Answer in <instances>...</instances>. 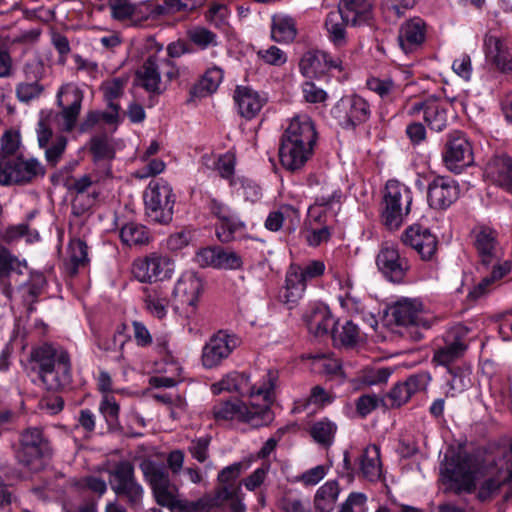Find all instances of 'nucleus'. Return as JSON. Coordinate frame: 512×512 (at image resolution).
Segmentation results:
<instances>
[{"instance_id":"nucleus-1","label":"nucleus","mask_w":512,"mask_h":512,"mask_svg":"<svg viewBox=\"0 0 512 512\" xmlns=\"http://www.w3.org/2000/svg\"><path fill=\"white\" fill-rule=\"evenodd\" d=\"M316 131L306 115L291 119L281 138L279 157L282 166L291 172L304 167L313 154Z\"/></svg>"},{"instance_id":"nucleus-2","label":"nucleus","mask_w":512,"mask_h":512,"mask_svg":"<svg viewBox=\"0 0 512 512\" xmlns=\"http://www.w3.org/2000/svg\"><path fill=\"white\" fill-rule=\"evenodd\" d=\"M30 360L47 390L60 391L70 385L72 365L63 347L44 343L31 350Z\"/></svg>"},{"instance_id":"nucleus-3","label":"nucleus","mask_w":512,"mask_h":512,"mask_svg":"<svg viewBox=\"0 0 512 512\" xmlns=\"http://www.w3.org/2000/svg\"><path fill=\"white\" fill-rule=\"evenodd\" d=\"M325 268L323 261L315 259L290 264L285 275V285L280 295L281 301L290 309L295 307L302 299L307 284L323 276Z\"/></svg>"},{"instance_id":"nucleus-4","label":"nucleus","mask_w":512,"mask_h":512,"mask_svg":"<svg viewBox=\"0 0 512 512\" xmlns=\"http://www.w3.org/2000/svg\"><path fill=\"white\" fill-rule=\"evenodd\" d=\"M390 315L394 322L402 326L411 340L419 341L423 338V331L431 327L423 304L418 299L402 298L390 307Z\"/></svg>"},{"instance_id":"nucleus-5","label":"nucleus","mask_w":512,"mask_h":512,"mask_svg":"<svg viewBox=\"0 0 512 512\" xmlns=\"http://www.w3.org/2000/svg\"><path fill=\"white\" fill-rule=\"evenodd\" d=\"M178 75L173 62L157 53L150 55L136 72L139 85L154 94L163 93L167 84Z\"/></svg>"},{"instance_id":"nucleus-6","label":"nucleus","mask_w":512,"mask_h":512,"mask_svg":"<svg viewBox=\"0 0 512 512\" xmlns=\"http://www.w3.org/2000/svg\"><path fill=\"white\" fill-rule=\"evenodd\" d=\"M412 192L405 184L397 180L386 183L383 195L382 219L390 230L398 229L410 212Z\"/></svg>"},{"instance_id":"nucleus-7","label":"nucleus","mask_w":512,"mask_h":512,"mask_svg":"<svg viewBox=\"0 0 512 512\" xmlns=\"http://www.w3.org/2000/svg\"><path fill=\"white\" fill-rule=\"evenodd\" d=\"M213 415L217 420L237 419L251 424L253 427L268 425L273 420V413L267 404L250 406L239 400L221 402L214 406Z\"/></svg>"},{"instance_id":"nucleus-8","label":"nucleus","mask_w":512,"mask_h":512,"mask_svg":"<svg viewBox=\"0 0 512 512\" xmlns=\"http://www.w3.org/2000/svg\"><path fill=\"white\" fill-rule=\"evenodd\" d=\"M146 215L154 222L167 224L172 220L175 195L169 184L151 182L144 192Z\"/></svg>"},{"instance_id":"nucleus-9","label":"nucleus","mask_w":512,"mask_h":512,"mask_svg":"<svg viewBox=\"0 0 512 512\" xmlns=\"http://www.w3.org/2000/svg\"><path fill=\"white\" fill-rule=\"evenodd\" d=\"M49 455V442L40 428L29 427L21 432L17 451V459L21 464L32 471H38L44 465L43 459Z\"/></svg>"},{"instance_id":"nucleus-10","label":"nucleus","mask_w":512,"mask_h":512,"mask_svg":"<svg viewBox=\"0 0 512 512\" xmlns=\"http://www.w3.org/2000/svg\"><path fill=\"white\" fill-rule=\"evenodd\" d=\"M202 292V279L194 272L183 273L173 289L175 310L185 318H192L196 314Z\"/></svg>"},{"instance_id":"nucleus-11","label":"nucleus","mask_w":512,"mask_h":512,"mask_svg":"<svg viewBox=\"0 0 512 512\" xmlns=\"http://www.w3.org/2000/svg\"><path fill=\"white\" fill-rule=\"evenodd\" d=\"M441 475L458 492H470L475 488V467L472 459L465 454L445 455L440 466Z\"/></svg>"},{"instance_id":"nucleus-12","label":"nucleus","mask_w":512,"mask_h":512,"mask_svg":"<svg viewBox=\"0 0 512 512\" xmlns=\"http://www.w3.org/2000/svg\"><path fill=\"white\" fill-rule=\"evenodd\" d=\"M269 384L264 387L255 389L251 384L249 377L244 373L232 372L226 375L222 380L214 383L211 387L214 394H219L222 391L236 392L240 395H250L254 397H262L264 403L269 406L272 401V391L274 389V381L276 376L268 373Z\"/></svg>"},{"instance_id":"nucleus-13","label":"nucleus","mask_w":512,"mask_h":512,"mask_svg":"<svg viewBox=\"0 0 512 512\" xmlns=\"http://www.w3.org/2000/svg\"><path fill=\"white\" fill-rule=\"evenodd\" d=\"M240 339L226 330L213 334L202 348L201 361L205 368L219 366L240 345Z\"/></svg>"},{"instance_id":"nucleus-14","label":"nucleus","mask_w":512,"mask_h":512,"mask_svg":"<svg viewBox=\"0 0 512 512\" xmlns=\"http://www.w3.org/2000/svg\"><path fill=\"white\" fill-rule=\"evenodd\" d=\"M101 168L102 172L97 170L72 179L69 190L76 194L73 200L74 206L80 204L82 210H87L96 203L100 194L96 184L104 177L111 175L110 166L107 163H103Z\"/></svg>"},{"instance_id":"nucleus-15","label":"nucleus","mask_w":512,"mask_h":512,"mask_svg":"<svg viewBox=\"0 0 512 512\" xmlns=\"http://www.w3.org/2000/svg\"><path fill=\"white\" fill-rule=\"evenodd\" d=\"M45 175L44 166L35 158H14L3 165L0 175L1 185L27 184Z\"/></svg>"},{"instance_id":"nucleus-16","label":"nucleus","mask_w":512,"mask_h":512,"mask_svg":"<svg viewBox=\"0 0 512 512\" xmlns=\"http://www.w3.org/2000/svg\"><path fill=\"white\" fill-rule=\"evenodd\" d=\"M332 115L340 126L353 128L368 120L370 106L360 96H346L341 98L333 107Z\"/></svg>"},{"instance_id":"nucleus-17","label":"nucleus","mask_w":512,"mask_h":512,"mask_svg":"<svg viewBox=\"0 0 512 512\" xmlns=\"http://www.w3.org/2000/svg\"><path fill=\"white\" fill-rule=\"evenodd\" d=\"M57 104L61 107L58 114L64 131L70 132L75 128L81 111L83 93L72 84L62 85L57 92Z\"/></svg>"},{"instance_id":"nucleus-18","label":"nucleus","mask_w":512,"mask_h":512,"mask_svg":"<svg viewBox=\"0 0 512 512\" xmlns=\"http://www.w3.org/2000/svg\"><path fill=\"white\" fill-rule=\"evenodd\" d=\"M444 162L449 170L460 173L462 170L474 162L471 143L460 132H454L450 135L444 153Z\"/></svg>"},{"instance_id":"nucleus-19","label":"nucleus","mask_w":512,"mask_h":512,"mask_svg":"<svg viewBox=\"0 0 512 512\" xmlns=\"http://www.w3.org/2000/svg\"><path fill=\"white\" fill-rule=\"evenodd\" d=\"M469 329L464 325L452 327L444 336V344L434 352L433 361L439 365L448 366L463 356L467 349L465 338Z\"/></svg>"},{"instance_id":"nucleus-20","label":"nucleus","mask_w":512,"mask_h":512,"mask_svg":"<svg viewBox=\"0 0 512 512\" xmlns=\"http://www.w3.org/2000/svg\"><path fill=\"white\" fill-rule=\"evenodd\" d=\"M209 208L218 219L216 236L220 242L229 243L233 241L236 233L244 229L245 224L224 203L212 199Z\"/></svg>"},{"instance_id":"nucleus-21","label":"nucleus","mask_w":512,"mask_h":512,"mask_svg":"<svg viewBox=\"0 0 512 512\" xmlns=\"http://www.w3.org/2000/svg\"><path fill=\"white\" fill-rule=\"evenodd\" d=\"M376 264L379 270L392 282H400L410 265L405 257H402L398 248L389 243L383 244L377 257Z\"/></svg>"},{"instance_id":"nucleus-22","label":"nucleus","mask_w":512,"mask_h":512,"mask_svg":"<svg viewBox=\"0 0 512 512\" xmlns=\"http://www.w3.org/2000/svg\"><path fill=\"white\" fill-rule=\"evenodd\" d=\"M484 52L487 63L501 73L512 75V45L506 39L486 35Z\"/></svg>"},{"instance_id":"nucleus-23","label":"nucleus","mask_w":512,"mask_h":512,"mask_svg":"<svg viewBox=\"0 0 512 512\" xmlns=\"http://www.w3.org/2000/svg\"><path fill=\"white\" fill-rule=\"evenodd\" d=\"M404 245L414 249L422 260H432L437 251L438 241L429 229L420 225L408 227L401 236Z\"/></svg>"},{"instance_id":"nucleus-24","label":"nucleus","mask_w":512,"mask_h":512,"mask_svg":"<svg viewBox=\"0 0 512 512\" xmlns=\"http://www.w3.org/2000/svg\"><path fill=\"white\" fill-rule=\"evenodd\" d=\"M301 73L306 77H320L331 69L342 70V61L327 52L311 50L306 52L299 63Z\"/></svg>"},{"instance_id":"nucleus-25","label":"nucleus","mask_w":512,"mask_h":512,"mask_svg":"<svg viewBox=\"0 0 512 512\" xmlns=\"http://www.w3.org/2000/svg\"><path fill=\"white\" fill-rule=\"evenodd\" d=\"M456 182L448 177L438 176L428 186V203L435 209H446L458 198Z\"/></svg>"},{"instance_id":"nucleus-26","label":"nucleus","mask_w":512,"mask_h":512,"mask_svg":"<svg viewBox=\"0 0 512 512\" xmlns=\"http://www.w3.org/2000/svg\"><path fill=\"white\" fill-rule=\"evenodd\" d=\"M427 25L420 17H413L403 22L398 32L400 48L406 53L416 51L424 43Z\"/></svg>"},{"instance_id":"nucleus-27","label":"nucleus","mask_w":512,"mask_h":512,"mask_svg":"<svg viewBox=\"0 0 512 512\" xmlns=\"http://www.w3.org/2000/svg\"><path fill=\"white\" fill-rule=\"evenodd\" d=\"M474 244L484 268H489L490 264L502 263L500 261V249L494 230L486 227L480 228L475 232Z\"/></svg>"},{"instance_id":"nucleus-28","label":"nucleus","mask_w":512,"mask_h":512,"mask_svg":"<svg viewBox=\"0 0 512 512\" xmlns=\"http://www.w3.org/2000/svg\"><path fill=\"white\" fill-rule=\"evenodd\" d=\"M374 0H340L338 9L351 26L368 24L373 17Z\"/></svg>"},{"instance_id":"nucleus-29","label":"nucleus","mask_w":512,"mask_h":512,"mask_svg":"<svg viewBox=\"0 0 512 512\" xmlns=\"http://www.w3.org/2000/svg\"><path fill=\"white\" fill-rule=\"evenodd\" d=\"M428 378L424 374L410 376L405 382L395 385L388 393L387 398L390 404L387 407H400L405 404L417 391L426 388Z\"/></svg>"},{"instance_id":"nucleus-30","label":"nucleus","mask_w":512,"mask_h":512,"mask_svg":"<svg viewBox=\"0 0 512 512\" xmlns=\"http://www.w3.org/2000/svg\"><path fill=\"white\" fill-rule=\"evenodd\" d=\"M308 184L315 196V204L332 211L340 205L341 192L334 186L329 185L325 178L311 175Z\"/></svg>"},{"instance_id":"nucleus-31","label":"nucleus","mask_w":512,"mask_h":512,"mask_svg":"<svg viewBox=\"0 0 512 512\" xmlns=\"http://www.w3.org/2000/svg\"><path fill=\"white\" fill-rule=\"evenodd\" d=\"M234 100L240 115L247 119L255 117L265 103V98L248 86H237Z\"/></svg>"},{"instance_id":"nucleus-32","label":"nucleus","mask_w":512,"mask_h":512,"mask_svg":"<svg viewBox=\"0 0 512 512\" xmlns=\"http://www.w3.org/2000/svg\"><path fill=\"white\" fill-rule=\"evenodd\" d=\"M487 176L498 186L512 193V158L507 155L494 157L486 168Z\"/></svg>"},{"instance_id":"nucleus-33","label":"nucleus","mask_w":512,"mask_h":512,"mask_svg":"<svg viewBox=\"0 0 512 512\" xmlns=\"http://www.w3.org/2000/svg\"><path fill=\"white\" fill-rule=\"evenodd\" d=\"M111 15L115 20L137 25L149 16L148 11H143L142 7L135 6L129 0H107Z\"/></svg>"},{"instance_id":"nucleus-34","label":"nucleus","mask_w":512,"mask_h":512,"mask_svg":"<svg viewBox=\"0 0 512 512\" xmlns=\"http://www.w3.org/2000/svg\"><path fill=\"white\" fill-rule=\"evenodd\" d=\"M492 268L489 275L484 276L482 280L470 291L469 297L478 299L496 287V283L511 272V264L503 261L501 264H490Z\"/></svg>"},{"instance_id":"nucleus-35","label":"nucleus","mask_w":512,"mask_h":512,"mask_svg":"<svg viewBox=\"0 0 512 512\" xmlns=\"http://www.w3.org/2000/svg\"><path fill=\"white\" fill-rule=\"evenodd\" d=\"M297 35L295 20L285 14H276L272 17L271 38L279 43H290Z\"/></svg>"},{"instance_id":"nucleus-36","label":"nucleus","mask_w":512,"mask_h":512,"mask_svg":"<svg viewBox=\"0 0 512 512\" xmlns=\"http://www.w3.org/2000/svg\"><path fill=\"white\" fill-rule=\"evenodd\" d=\"M350 25L346 21L343 13L338 9L331 11L325 20V28L329 40L337 47H342L347 43L346 26Z\"/></svg>"},{"instance_id":"nucleus-37","label":"nucleus","mask_w":512,"mask_h":512,"mask_svg":"<svg viewBox=\"0 0 512 512\" xmlns=\"http://www.w3.org/2000/svg\"><path fill=\"white\" fill-rule=\"evenodd\" d=\"M144 302L146 309L154 316L162 319L167 314L169 294L161 287H151L145 290Z\"/></svg>"},{"instance_id":"nucleus-38","label":"nucleus","mask_w":512,"mask_h":512,"mask_svg":"<svg viewBox=\"0 0 512 512\" xmlns=\"http://www.w3.org/2000/svg\"><path fill=\"white\" fill-rule=\"evenodd\" d=\"M335 320L326 307L315 309L307 321L309 331L315 336L327 335L335 330Z\"/></svg>"},{"instance_id":"nucleus-39","label":"nucleus","mask_w":512,"mask_h":512,"mask_svg":"<svg viewBox=\"0 0 512 512\" xmlns=\"http://www.w3.org/2000/svg\"><path fill=\"white\" fill-rule=\"evenodd\" d=\"M340 493L339 484L337 481H327L318 488L315 497V509L319 512H331L336 504Z\"/></svg>"},{"instance_id":"nucleus-40","label":"nucleus","mask_w":512,"mask_h":512,"mask_svg":"<svg viewBox=\"0 0 512 512\" xmlns=\"http://www.w3.org/2000/svg\"><path fill=\"white\" fill-rule=\"evenodd\" d=\"M88 263L87 245L81 239L70 241L67 250L66 269L70 275H75L80 267Z\"/></svg>"},{"instance_id":"nucleus-41","label":"nucleus","mask_w":512,"mask_h":512,"mask_svg":"<svg viewBox=\"0 0 512 512\" xmlns=\"http://www.w3.org/2000/svg\"><path fill=\"white\" fill-rule=\"evenodd\" d=\"M360 468L363 476L373 482L381 476L380 450L376 445L368 446L361 456Z\"/></svg>"},{"instance_id":"nucleus-42","label":"nucleus","mask_w":512,"mask_h":512,"mask_svg":"<svg viewBox=\"0 0 512 512\" xmlns=\"http://www.w3.org/2000/svg\"><path fill=\"white\" fill-rule=\"evenodd\" d=\"M223 70L219 66L208 68L198 83L193 87L192 93L204 97L215 92L223 80Z\"/></svg>"},{"instance_id":"nucleus-43","label":"nucleus","mask_w":512,"mask_h":512,"mask_svg":"<svg viewBox=\"0 0 512 512\" xmlns=\"http://www.w3.org/2000/svg\"><path fill=\"white\" fill-rule=\"evenodd\" d=\"M423 118L426 124L434 131H441L446 126V111L437 99H426V110Z\"/></svg>"},{"instance_id":"nucleus-44","label":"nucleus","mask_w":512,"mask_h":512,"mask_svg":"<svg viewBox=\"0 0 512 512\" xmlns=\"http://www.w3.org/2000/svg\"><path fill=\"white\" fill-rule=\"evenodd\" d=\"M108 474L109 484L113 492L136 479L134 467L128 461L118 462L113 469L108 470Z\"/></svg>"},{"instance_id":"nucleus-45","label":"nucleus","mask_w":512,"mask_h":512,"mask_svg":"<svg viewBox=\"0 0 512 512\" xmlns=\"http://www.w3.org/2000/svg\"><path fill=\"white\" fill-rule=\"evenodd\" d=\"M120 238L124 244L133 246L147 244L150 236L145 226L131 222L121 228Z\"/></svg>"},{"instance_id":"nucleus-46","label":"nucleus","mask_w":512,"mask_h":512,"mask_svg":"<svg viewBox=\"0 0 512 512\" xmlns=\"http://www.w3.org/2000/svg\"><path fill=\"white\" fill-rule=\"evenodd\" d=\"M152 491L159 505L168 507L173 512H178L182 500L177 498L178 489L171 481L156 487Z\"/></svg>"},{"instance_id":"nucleus-47","label":"nucleus","mask_w":512,"mask_h":512,"mask_svg":"<svg viewBox=\"0 0 512 512\" xmlns=\"http://www.w3.org/2000/svg\"><path fill=\"white\" fill-rule=\"evenodd\" d=\"M141 470L152 490L170 481L167 469L155 462L144 461L141 464Z\"/></svg>"},{"instance_id":"nucleus-48","label":"nucleus","mask_w":512,"mask_h":512,"mask_svg":"<svg viewBox=\"0 0 512 512\" xmlns=\"http://www.w3.org/2000/svg\"><path fill=\"white\" fill-rule=\"evenodd\" d=\"M333 341L341 347H354L359 341V329L352 321H346L340 329L333 330Z\"/></svg>"},{"instance_id":"nucleus-49","label":"nucleus","mask_w":512,"mask_h":512,"mask_svg":"<svg viewBox=\"0 0 512 512\" xmlns=\"http://www.w3.org/2000/svg\"><path fill=\"white\" fill-rule=\"evenodd\" d=\"M132 272L140 282L157 281L155 262L153 253L143 259H138L133 263Z\"/></svg>"},{"instance_id":"nucleus-50","label":"nucleus","mask_w":512,"mask_h":512,"mask_svg":"<svg viewBox=\"0 0 512 512\" xmlns=\"http://www.w3.org/2000/svg\"><path fill=\"white\" fill-rule=\"evenodd\" d=\"M337 426L328 419H322L313 424L310 434L313 439L322 445H330L336 433Z\"/></svg>"},{"instance_id":"nucleus-51","label":"nucleus","mask_w":512,"mask_h":512,"mask_svg":"<svg viewBox=\"0 0 512 512\" xmlns=\"http://www.w3.org/2000/svg\"><path fill=\"white\" fill-rule=\"evenodd\" d=\"M127 79L118 77L104 81L100 87L108 106L119 105L116 100L124 93Z\"/></svg>"},{"instance_id":"nucleus-52","label":"nucleus","mask_w":512,"mask_h":512,"mask_svg":"<svg viewBox=\"0 0 512 512\" xmlns=\"http://www.w3.org/2000/svg\"><path fill=\"white\" fill-rule=\"evenodd\" d=\"M20 145L19 134L12 131H7L1 138L0 145V160L3 162L1 166L8 165L9 161L13 160L14 154Z\"/></svg>"},{"instance_id":"nucleus-53","label":"nucleus","mask_w":512,"mask_h":512,"mask_svg":"<svg viewBox=\"0 0 512 512\" xmlns=\"http://www.w3.org/2000/svg\"><path fill=\"white\" fill-rule=\"evenodd\" d=\"M203 3L204 0H163L162 4L157 5L156 11L159 14L192 11L202 6Z\"/></svg>"},{"instance_id":"nucleus-54","label":"nucleus","mask_w":512,"mask_h":512,"mask_svg":"<svg viewBox=\"0 0 512 512\" xmlns=\"http://www.w3.org/2000/svg\"><path fill=\"white\" fill-rule=\"evenodd\" d=\"M189 40L201 49L218 45L217 35L205 27H193L187 31Z\"/></svg>"},{"instance_id":"nucleus-55","label":"nucleus","mask_w":512,"mask_h":512,"mask_svg":"<svg viewBox=\"0 0 512 512\" xmlns=\"http://www.w3.org/2000/svg\"><path fill=\"white\" fill-rule=\"evenodd\" d=\"M44 86L38 80L23 81L16 86V96L20 102L29 103L40 97Z\"/></svg>"},{"instance_id":"nucleus-56","label":"nucleus","mask_w":512,"mask_h":512,"mask_svg":"<svg viewBox=\"0 0 512 512\" xmlns=\"http://www.w3.org/2000/svg\"><path fill=\"white\" fill-rule=\"evenodd\" d=\"M114 493L119 497L125 498L130 506H138L142 502L144 489L141 484L134 479L130 484L124 485Z\"/></svg>"},{"instance_id":"nucleus-57","label":"nucleus","mask_w":512,"mask_h":512,"mask_svg":"<svg viewBox=\"0 0 512 512\" xmlns=\"http://www.w3.org/2000/svg\"><path fill=\"white\" fill-rule=\"evenodd\" d=\"M242 265V258L237 252L220 247L218 248L216 268L237 270L240 269Z\"/></svg>"},{"instance_id":"nucleus-58","label":"nucleus","mask_w":512,"mask_h":512,"mask_svg":"<svg viewBox=\"0 0 512 512\" xmlns=\"http://www.w3.org/2000/svg\"><path fill=\"white\" fill-rule=\"evenodd\" d=\"M367 86L382 99L390 100L396 92V85L391 79L373 77L367 80Z\"/></svg>"},{"instance_id":"nucleus-59","label":"nucleus","mask_w":512,"mask_h":512,"mask_svg":"<svg viewBox=\"0 0 512 512\" xmlns=\"http://www.w3.org/2000/svg\"><path fill=\"white\" fill-rule=\"evenodd\" d=\"M10 47V38L0 36V78H8L12 75L13 61L10 55Z\"/></svg>"},{"instance_id":"nucleus-60","label":"nucleus","mask_w":512,"mask_h":512,"mask_svg":"<svg viewBox=\"0 0 512 512\" xmlns=\"http://www.w3.org/2000/svg\"><path fill=\"white\" fill-rule=\"evenodd\" d=\"M90 150L96 163L114 158V150L106 137H94L91 140Z\"/></svg>"},{"instance_id":"nucleus-61","label":"nucleus","mask_w":512,"mask_h":512,"mask_svg":"<svg viewBox=\"0 0 512 512\" xmlns=\"http://www.w3.org/2000/svg\"><path fill=\"white\" fill-rule=\"evenodd\" d=\"M211 437L208 435L193 439L188 451L192 457L200 463H204L209 458V446Z\"/></svg>"},{"instance_id":"nucleus-62","label":"nucleus","mask_w":512,"mask_h":512,"mask_svg":"<svg viewBox=\"0 0 512 512\" xmlns=\"http://www.w3.org/2000/svg\"><path fill=\"white\" fill-rule=\"evenodd\" d=\"M157 281L171 278L175 271L174 261L166 255L153 253Z\"/></svg>"},{"instance_id":"nucleus-63","label":"nucleus","mask_w":512,"mask_h":512,"mask_svg":"<svg viewBox=\"0 0 512 512\" xmlns=\"http://www.w3.org/2000/svg\"><path fill=\"white\" fill-rule=\"evenodd\" d=\"M257 56L266 64L282 66L287 61L286 53L276 46H270L267 49H260Z\"/></svg>"},{"instance_id":"nucleus-64","label":"nucleus","mask_w":512,"mask_h":512,"mask_svg":"<svg viewBox=\"0 0 512 512\" xmlns=\"http://www.w3.org/2000/svg\"><path fill=\"white\" fill-rule=\"evenodd\" d=\"M417 0H383L382 6L385 12L402 17L407 10L412 9Z\"/></svg>"}]
</instances>
